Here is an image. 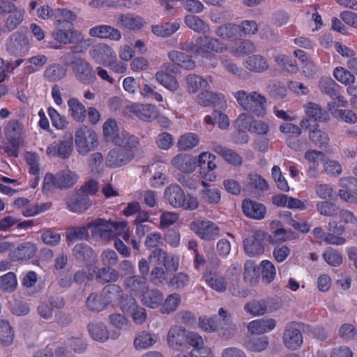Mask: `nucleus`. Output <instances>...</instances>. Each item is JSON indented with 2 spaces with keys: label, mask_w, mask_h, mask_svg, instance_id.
Listing matches in <instances>:
<instances>
[{
  "label": "nucleus",
  "mask_w": 357,
  "mask_h": 357,
  "mask_svg": "<svg viewBox=\"0 0 357 357\" xmlns=\"http://www.w3.org/2000/svg\"><path fill=\"white\" fill-rule=\"evenodd\" d=\"M200 327L206 332L217 331L219 335L229 338L234 335L236 326L232 322L229 314L221 307L218 311V316L210 319H200Z\"/></svg>",
  "instance_id": "nucleus-1"
},
{
  "label": "nucleus",
  "mask_w": 357,
  "mask_h": 357,
  "mask_svg": "<svg viewBox=\"0 0 357 357\" xmlns=\"http://www.w3.org/2000/svg\"><path fill=\"white\" fill-rule=\"evenodd\" d=\"M238 103L247 112L257 117H263L266 114V97L257 91L248 93L240 90L233 93Z\"/></svg>",
  "instance_id": "nucleus-2"
},
{
  "label": "nucleus",
  "mask_w": 357,
  "mask_h": 357,
  "mask_svg": "<svg viewBox=\"0 0 357 357\" xmlns=\"http://www.w3.org/2000/svg\"><path fill=\"white\" fill-rule=\"evenodd\" d=\"M164 198L172 207L175 208H183L185 210L194 211L199 206L197 197L188 195L177 184L167 187L164 192Z\"/></svg>",
  "instance_id": "nucleus-3"
},
{
  "label": "nucleus",
  "mask_w": 357,
  "mask_h": 357,
  "mask_svg": "<svg viewBox=\"0 0 357 357\" xmlns=\"http://www.w3.org/2000/svg\"><path fill=\"white\" fill-rule=\"evenodd\" d=\"M126 222H116L97 218L88 223V227L92 229L93 235L99 236L102 240L108 241L113 238L126 227Z\"/></svg>",
  "instance_id": "nucleus-4"
},
{
  "label": "nucleus",
  "mask_w": 357,
  "mask_h": 357,
  "mask_svg": "<svg viewBox=\"0 0 357 357\" xmlns=\"http://www.w3.org/2000/svg\"><path fill=\"white\" fill-rule=\"evenodd\" d=\"M78 175L70 169H63L55 175L47 173L45 176L43 190L50 191L53 188L60 190L71 188L77 181Z\"/></svg>",
  "instance_id": "nucleus-5"
},
{
  "label": "nucleus",
  "mask_w": 357,
  "mask_h": 357,
  "mask_svg": "<svg viewBox=\"0 0 357 357\" xmlns=\"http://www.w3.org/2000/svg\"><path fill=\"white\" fill-rule=\"evenodd\" d=\"M54 25L55 30L52 32V36L60 43L82 44L84 40L81 32L73 30V24L71 22L55 21Z\"/></svg>",
  "instance_id": "nucleus-6"
},
{
  "label": "nucleus",
  "mask_w": 357,
  "mask_h": 357,
  "mask_svg": "<svg viewBox=\"0 0 357 357\" xmlns=\"http://www.w3.org/2000/svg\"><path fill=\"white\" fill-rule=\"evenodd\" d=\"M196 42L199 49V55L208 59L212 62L211 65L213 67L216 66L217 61L214 57V54L207 51V50L222 53L227 49L226 45L220 42L219 39L206 34H203V36L197 37Z\"/></svg>",
  "instance_id": "nucleus-7"
},
{
  "label": "nucleus",
  "mask_w": 357,
  "mask_h": 357,
  "mask_svg": "<svg viewBox=\"0 0 357 357\" xmlns=\"http://www.w3.org/2000/svg\"><path fill=\"white\" fill-rule=\"evenodd\" d=\"M75 141L77 151L82 155L93 151L98 144L96 132L88 126H82L77 130Z\"/></svg>",
  "instance_id": "nucleus-8"
},
{
  "label": "nucleus",
  "mask_w": 357,
  "mask_h": 357,
  "mask_svg": "<svg viewBox=\"0 0 357 357\" xmlns=\"http://www.w3.org/2000/svg\"><path fill=\"white\" fill-rule=\"evenodd\" d=\"M189 227L200 238L206 241H214L221 236L220 227L210 220H195Z\"/></svg>",
  "instance_id": "nucleus-9"
},
{
  "label": "nucleus",
  "mask_w": 357,
  "mask_h": 357,
  "mask_svg": "<svg viewBox=\"0 0 357 357\" xmlns=\"http://www.w3.org/2000/svg\"><path fill=\"white\" fill-rule=\"evenodd\" d=\"M30 48L29 41L24 33L16 31L13 33L6 43L7 52L15 56L26 55Z\"/></svg>",
  "instance_id": "nucleus-10"
},
{
  "label": "nucleus",
  "mask_w": 357,
  "mask_h": 357,
  "mask_svg": "<svg viewBox=\"0 0 357 357\" xmlns=\"http://www.w3.org/2000/svg\"><path fill=\"white\" fill-rule=\"evenodd\" d=\"M307 118L301 122V126L305 129H310V121L314 123H325L330 119L328 113L319 105L314 102H308L305 106Z\"/></svg>",
  "instance_id": "nucleus-11"
},
{
  "label": "nucleus",
  "mask_w": 357,
  "mask_h": 357,
  "mask_svg": "<svg viewBox=\"0 0 357 357\" xmlns=\"http://www.w3.org/2000/svg\"><path fill=\"white\" fill-rule=\"evenodd\" d=\"M266 233L264 231H255L252 235L243 240L245 253L250 257H257L264 252V240Z\"/></svg>",
  "instance_id": "nucleus-12"
},
{
  "label": "nucleus",
  "mask_w": 357,
  "mask_h": 357,
  "mask_svg": "<svg viewBox=\"0 0 357 357\" xmlns=\"http://www.w3.org/2000/svg\"><path fill=\"white\" fill-rule=\"evenodd\" d=\"M321 92L328 96L337 106L345 107L347 102L340 95L341 86L331 77H321L319 82Z\"/></svg>",
  "instance_id": "nucleus-13"
},
{
  "label": "nucleus",
  "mask_w": 357,
  "mask_h": 357,
  "mask_svg": "<svg viewBox=\"0 0 357 357\" xmlns=\"http://www.w3.org/2000/svg\"><path fill=\"white\" fill-rule=\"evenodd\" d=\"M73 150V139L69 134L64 135L61 139L51 144L47 149V153L62 159H67L70 156Z\"/></svg>",
  "instance_id": "nucleus-14"
},
{
  "label": "nucleus",
  "mask_w": 357,
  "mask_h": 357,
  "mask_svg": "<svg viewBox=\"0 0 357 357\" xmlns=\"http://www.w3.org/2000/svg\"><path fill=\"white\" fill-rule=\"evenodd\" d=\"M89 55L96 63L105 66L115 57V52L109 45L100 43L91 47Z\"/></svg>",
  "instance_id": "nucleus-15"
},
{
  "label": "nucleus",
  "mask_w": 357,
  "mask_h": 357,
  "mask_svg": "<svg viewBox=\"0 0 357 357\" xmlns=\"http://www.w3.org/2000/svg\"><path fill=\"white\" fill-rule=\"evenodd\" d=\"M282 340L284 345L289 349L296 350L301 346L303 336L297 324L291 323L287 326Z\"/></svg>",
  "instance_id": "nucleus-16"
},
{
  "label": "nucleus",
  "mask_w": 357,
  "mask_h": 357,
  "mask_svg": "<svg viewBox=\"0 0 357 357\" xmlns=\"http://www.w3.org/2000/svg\"><path fill=\"white\" fill-rule=\"evenodd\" d=\"M187 331L178 326L172 327L167 334V343L169 347L176 351L186 349Z\"/></svg>",
  "instance_id": "nucleus-17"
},
{
  "label": "nucleus",
  "mask_w": 357,
  "mask_h": 357,
  "mask_svg": "<svg viewBox=\"0 0 357 357\" xmlns=\"http://www.w3.org/2000/svg\"><path fill=\"white\" fill-rule=\"evenodd\" d=\"M133 158L130 151L123 148L111 150L107 154V163L112 167H121L127 164Z\"/></svg>",
  "instance_id": "nucleus-18"
},
{
  "label": "nucleus",
  "mask_w": 357,
  "mask_h": 357,
  "mask_svg": "<svg viewBox=\"0 0 357 357\" xmlns=\"http://www.w3.org/2000/svg\"><path fill=\"white\" fill-rule=\"evenodd\" d=\"M173 167L184 173L192 172L197 167V158L186 153H179L172 158Z\"/></svg>",
  "instance_id": "nucleus-19"
},
{
  "label": "nucleus",
  "mask_w": 357,
  "mask_h": 357,
  "mask_svg": "<svg viewBox=\"0 0 357 357\" xmlns=\"http://www.w3.org/2000/svg\"><path fill=\"white\" fill-rule=\"evenodd\" d=\"M76 78L84 84L93 83L96 79V73L89 63L85 60L79 61L77 66L73 70Z\"/></svg>",
  "instance_id": "nucleus-20"
},
{
  "label": "nucleus",
  "mask_w": 357,
  "mask_h": 357,
  "mask_svg": "<svg viewBox=\"0 0 357 357\" xmlns=\"http://www.w3.org/2000/svg\"><path fill=\"white\" fill-rule=\"evenodd\" d=\"M72 255L77 261L84 264L93 262L97 257L93 250L84 243L75 245L73 248Z\"/></svg>",
  "instance_id": "nucleus-21"
},
{
  "label": "nucleus",
  "mask_w": 357,
  "mask_h": 357,
  "mask_svg": "<svg viewBox=\"0 0 357 357\" xmlns=\"http://www.w3.org/2000/svg\"><path fill=\"white\" fill-rule=\"evenodd\" d=\"M91 204L89 197L79 191L66 202L69 210L74 213L84 212L91 206Z\"/></svg>",
  "instance_id": "nucleus-22"
},
{
  "label": "nucleus",
  "mask_w": 357,
  "mask_h": 357,
  "mask_svg": "<svg viewBox=\"0 0 357 357\" xmlns=\"http://www.w3.org/2000/svg\"><path fill=\"white\" fill-rule=\"evenodd\" d=\"M89 35L104 39L119 41L121 38L120 31L109 25H98L89 29Z\"/></svg>",
  "instance_id": "nucleus-23"
},
{
  "label": "nucleus",
  "mask_w": 357,
  "mask_h": 357,
  "mask_svg": "<svg viewBox=\"0 0 357 357\" xmlns=\"http://www.w3.org/2000/svg\"><path fill=\"white\" fill-rule=\"evenodd\" d=\"M130 112L139 119L144 121H151L158 116V112L155 105L151 104H134L130 106Z\"/></svg>",
  "instance_id": "nucleus-24"
},
{
  "label": "nucleus",
  "mask_w": 357,
  "mask_h": 357,
  "mask_svg": "<svg viewBox=\"0 0 357 357\" xmlns=\"http://www.w3.org/2000/svg\"><path fill=\"white\" fill-rule=\"evenodd\" d=\"M124 287L135 296L142 295L147 290V279L137 275L127 277L123 282Z\"/></svg>",
  "instance_id": "nucleus-25"
},
{
  "label": "nucleus",
  "mask_w": 357,
  "mask_h": 357,
  "mask_svg": "<svg viewBox=\"0 0 357 357\" xmlns=\"http://www.w3.org/2000/svg\"><path fill=\"white\" fill-rule=\"evenodd\" d=\"M242 208L247 217L256 220L264 219L266 213L264 204L250 199H245L243 202Z\"/></svg>",
  "instance_id": "nucleus-26"
},
{
  "label": "nucleus",
  "mask_w": 357,
  "mask_h": 357,
  "mask_svg": "<svg viewBox=\"0 0 357 357\" xmlns=\"http://www.w3.org/2000/svg\"><path fill=\"white\" fill-rule=\"evenodd\" d=\"M24 132V125L17 119L10 120L4 128L7 139L13 145L19 144Z\"/></svg>",
  "instance_id": "nucleus-27"
},
{
  "label": "nucleus",
  "mask_w": 357,
  "mask_h": 357,
  "mask_svg": "<svg viewBox=\"0 0 357 357\" xmlns=\"http://www.w3.org/2000/svg\"><path fill=\"white\" fill-rule=\"evenodd\" d=\"M212 150L222 156L225 161L234 166L242 165V158L234 150L223 146L218 143L212 144Z\"/></svg>",
  "instance_id": "nucleus-28"
},
{
  "label": "nucleus",
  "mask_w": 357,
  "mask_h": 357,
  "mask_svg": "<svg viewBox=\"0 0 357 357\" xmlns=\"http://www.w3.org/2000/svg\"><path fill=\"white\" fill-rule=\"evenodd\" d=\"M116 25L128 29H138L143 25L141 17L132 13L119 14L116 16Z\"/></svg>",
  "instance_id": "nucleus-29"
},
{
  "label": "nucleus",
  "mask_w": 357,
  "mask_h": 357,
  "mask_svg": "<svg viewBox=\"0 0 357 357\" xmlns=\"http://www.w3.org/2000/svg\"><path fill=\"white\" fill-rule=\"evenodd\" d=\"M244 66L250 71L257 73H264L269 68L267 59L260 54H254L247 57Z\"/></svg>",
  "instance_id": "nucleus-30"
},
{
  "label": "nucleus",
  "mask_w": 357,
  "mask_h": 357,
  "mask_svg": "<svg viewBox=\"0 0 357 357\" xmlns=\"http://www.w3.org/2000/svg\"><path fill=\"white\" fill-rule=\"evenodd\" d=\"M91 39L83 40L82 43L84 45V47L82 45H81L80 47H79V46L72 47L71 52L65 54L61 57V60H62V62L63 63V64L67 66H72L73 70L74 67L77 66L78 63H79V61L83 60V59H82L81 57L77 56L76 55V53L86 51L87 47L91 45Z\"/></svg>",
  "instance_id": "nucleus-31"
},
{
  "label": "nucleus",
  "mask_w": 357,
  "mask_h": 357,
  "mask_svg": "<svg viewBox=\"0 0 357 357\" xmlns=\"http://www.w3.org/2000/svg\"><path fill=\"white\" fill-rule=\"evenodd\" d=\"M238 24L227 23L218 26L215 34L223 40L234 41L242 36Z\"/></svg>",
  "instance_id": "nucleus-32"
},
{
  "label": "nucleus",
  "mask_w": 357,
  "mask_h": 357,
  "mask_svg": "<svg viewBox=\"0 0 357 357\" xmlns=\"http://www.w3.org/2000/svg\"><path fill=\"white\" fill-rule=\"evenodd\" d=\"M157 341L156 335L142 331L135 335L133 344L137 350H142L153 347Z\"/></svg>",
  "instance_id": "nucleus-33"
},
{
  "label": "nucleus",
  "mask_w": 357,
  "mask_h": 357,
  "mask_svg": "<svg viewBox=\"0 0 357 357\" xmlns=\"http://www.w3.org/2000/svg\"><path fill=\"white\" fill-rule=\"evenodd\" d=\"M184 22L186 26L199 34H208L211 32L210 26L197 15H187Z\"/></svg>",
  "instance_id": "nucleus-34"
},
{
  "label": "nucleus",
  "mask_w": 357,
  "mask_h": 357,
  "mask_svg": "<svg viewBox=\"0 0 357 357\" xmlns=\"http://www.w3.org/2000/svg\"><path fill=\"white\" fill-rule=\"evenodd\" d=\"M141 296L142 303L152 309L157 308L164 299L162 293L156 289L147 288Z\"/></svg>",
  "instance_id": "nucleus-35"
},
{
  "label": "nucleus",
  "mask_w": 357,
  "mask_h": 357,
  "mask_svg": "<svg viewBox=\"0 0 357 357\" xmlns=\"http://www.w3.org/2000/svg\"><path fill=\"white\" fill-rule=\"evenodd\" d=\"M275 325L276 322L273 319H261L250 322L248 329L252 334H262L273 330Z\"/></svg>",
  "instance_id": "nucleus-36"
},
{
  "label": "nucleus",
  "mask_w": 357,
  "mask_h": 357,
  "mask_svg": "<svg viewBox=\"0 0 357 357\" xmlns=\"http://www.w3.org/2000/svg\"><path fill=\"white\" fill-rule=\"evenodd\" d=\"M36 248L34 244L26 242L20 244L12 252L11 257L14 260H27L34 256Z\"/></svg>",
  "instance_id": "nucleus-37"
},
{
  "label": "nucleus",
  "mask_w": 357,
  "mask_h": 357,
  "mask_svg": "<svg viewBox=\"0 0 357 357\" xmlns=\"http://www.w3.org/2000/svg\"><path fill=\"white\" fill-rule=\"evenodd\" d=\"M168 58L176 65L187 70H191L195 67V63L191 59V56L182 52L172 50L168 53Z\"/></svg>",
  "instance_id": "nucleus-38"
},
{
  "label": "nucleus",
  "mask_w": 357,
  "mask_h": 357,
  "mask_svg": "<svg viewBox=\"0 0 357 357\" xmlns=\"http://www.w3.org/2000/svg\"><path fill=\"white\" fill-rule=\"evenodd\" d=\"M95 278L100 284L115 282L118 281L117 270L108 267L97 268L94 271Z\"/></svg>",
  "instance_id": "nucleus-39"
},
{
  "label": "nucleus",
  "mask_w": 357,
  "mask_h": 357,
  "mask_svg": "<svg viewBox=\"0 0 357 357\" xmlns=\"http://www.w3.org/2000/svg\"><path fill=\"white\" fill-rule=\"evenodd\" d=\"M87 328L91 337L95 340L103 342L109 337V331L103 323H89Z\"/></svg>",
  "instance_id": "nucleus-40"
},
{
  "label": "nucleus",
  "mask_w": 357,
  "mask_h": 357,
  "mask_svg": "<svg viewBox=\"0 0 357 357\" xmlns=\"http://www.w3.org/2000/svg\"><path fill=\"white\" fill-rule=\"evenodd\" d=\"M88 224L86 226L77 227L73 226L68 229L66 231V241L68 243L76 241L89 239Z\"/></svg>",
  "instance_id": "nucleus-41"
},
{
  "label": "nucleus",
  "mask_w": 357,
  "mask_h": 357,
  "mask_svg": "<svg viewBox=\"0 0 357 357\" xmlns=\"http://www.w3.org/2000/svg\"><path fill=\"white\" fill-rule=\"evenodd\" d=\"M179 28L180 24L177 22H174L153 25L151 31L155 36L165 38L171 36Z\"/></svg>",
  "instance_id": "nucleus-42"
},
{
  "label": "nucleus",
  "mask_w": 357,
  "mask_h": 357,
  "mask_svg": "<svg viewBox=\"0 0 357 357\" xmlns=\"http://www.w3.org/2000/svg\"><path fill=\"white\" fill-rule=\"evenodd\" d=\"M25 11L22 8H19L17 6L13 9L8 14L4 28L8 31H11L15 29L23 21Z\"/></svg>",
  "instance_id": "nucleus-43"
},
{
  "label": "nucleus",
  "mask_w": 357,
  "mask_h": 357,
  "mask_svg": "<svg viewBox=\"0 0 357 357\" xmlns=\"http://www.w3.org/2000/svg\"><path fill=\"white\" fill-rule=\"evenodd\" d=\"M68 105L73 118L77 122H83L86 118V109L84 105L76 98H70Z\"/></svg>",
  "instance_id": "nucleus-44"
},
{
  "label": "nucleus",
  "mask_w": 357,
  "mask_h": 357,
  "mask_svg": "<svg viewBox=\"0 0 357 357\" xmlns=\"http://www.w3.org/2000/svg\"><path fill=\"white\" fill-rule=\"evenodd\" d=\"M67 70L59 64H53L47 67L44 73V78L49 82H56L63 79Z\"/></svg>",
  "instance_id": "nucleus-45"
},
{
  "label": "nucleus",
  "mask_w": 357,
  "mask_h": 357,
  "mask_svg": "<svg viewBox=\"0 0 357 357\" xmlns=\"http://www.w3.org/2000/svg\"><path fill=\"white\" fill-rule=\"evenodd\" d=\"M274 60L280 68L289 73H296L298 70L296 61L291 57L282 54L275 56Z\"/></svg>",
  "instance_id": "nucleus-46"
},
{
  "label": "nucleus",
  "mask_w": 357,
  "mask_h": 357,
  "mask_svg": "<svg viewBox=\"0 0 357 357\" xmlns=\"http://www.w3.org/2000/svg\"><path fill=\"white\" fill-rule=\"evenodd\" d=\"M187 89L190 93H196L200 89H206L208 86V82L202 77L196 74H189L185 77Z\"/></svg>",
  "instance_id": "nucleus-47"
},
{
  "label": "nucleus",
  "mask_w": 357,
  "mask_h": 357,
  "mask_svg": "<svg viewBox=\"0 0 357 357\" xmlns=\"http://www.w3.org/2000/svg\"><path fill=\"white\" fill-rule=\"evenodd\" d=\"M122 293L121 287L116 284H109L105 286L100 291L101 296L107 305L118 299Z\"/></svg>",
  "instance_id": "nucleus-48"
},
{
  "label": "nucleus",
  "mask_w": 357,
  "mask_h": 357,
  "mask_svg": "<svg viewBox=\"0 0 357 357\" xmlns=\"http://www.w3.org/2000/svg\"><path fill=\"white\" fill-rule=\"evenodd\" d=\"M155 79L161 85L172 91L178 89L179 86L175 77L168 73H165L163 70L158 71L155 74Z\"/></svg>",
  "instance_id": "nucleus-49"
},
{
  "label": "nucleus",
  "mask_w": 357,
  "mask_h": 357,
  "mask_svg": "<svg viewBox=\"0 0 357 357\" xmlns=\"http://www.w3.org/2000/svg\"><path fill=\"white\" fill-rule=\"evenodd\" d=\"M309 130V138L316 146L323 148L328 146L329 137L326 132L318 128L311 130V127Z\"/></svg>",
  "instance_id": "nucleus-50"
},
{
  "label": "nucleus",
  "mask_w": 357,
  "mask_h": 357,
  "mask_svg": "<svg viewBox=\"0 0 357 357\" xmlns=\"http://www.w3.org/2000/svg\"><path fill=\"white\" fill-rule=\"evenodd\" d=\"M181 302V296L179 294L173 293L167 296L162 306L160 308V312L162 314H170L174 312Z\"/></svg>",
  "instance_id": "nucleus-51"
},
{
  "label": "nucleus",
  "mask_w": 357,
  "mask_h": 357,
  "mask_svg": "<svg viewBox=\"0 0 357 357\" xmlns=\"http://www.w3.org/2000/svg\"><path fill=\"white\" fill-rule=\"evenodd\" d=\"M86 305L91 311L94 312H100L107 306L100 293L91 294L86 299Z\"/></svg>",
  "instance_id": "nucleus-52"
},
{
  "label": "nucleus",
  "mask_w": 357,
  "mask_h": 357,
  "mask_svg": "<svg viewBox=\"0 0 357 357\" xmlns=\"http://www.w3.org/2000/svg\"><path fill=\"white\" fill-rule=\"evenodd\" d=\"M340 208L336 204L324 201L317 204V210L322 215L336 217L340 213Z\"/></svg>",
  "instance_id": "nucleus-53"
},
{
  "label": "nucleus",
  "mask_w": 357,
  "mask_h": 357,
  "mask_svg": "<svg viewBox=\"0 0 357 357\" xmlns=\"http://www.w3.org/2000/svg\"><path fill=\"white\" fill-rule=\"evenodd\" d=\"M243 278L246 282L255 284L259 280V272L253 261L247 260L244 264Z\"/></svg>",
  "instance_id": "nucleus-54"
},
{
  "label": "nucleus",
  "mask_w": 357,
  "mask_h": 357,
  "mask_svg": "<svg viewBox=\"0 0 357 357\" xmlns=\"http://www.w3.org/2000/svg\"><path fill=\"white\" fill-rule=\"evenodd\" d=\"M244 310L254 316L263 315L267 310L266 300H254L244 305Z\"/></svg>",
  "instance_id": "nucleus-55"
},
{
  "label": "nucleus",
  "mask_w": 357,
  "mask_h": 357,
  "mask_svg": "<svg viewBox=\"0 0 357 357\" xmlns=\"http://www.w3.org/2000/svg\"><path fill=\"white\" fill-rule=\"evenodd\" d=\"M14 338L13 327L8 321L0 320V342L5 345L12 344Z\"/></svg>",
  "instance_id": "nucleus-56"
},
{
  "label": "nucleus",
  "mask_w": 357,
  "mask_h": 357,
  "mask_svg": "<svg viewBox=\"0 0 357 357\" xmlns=\"http://www.w3.org/2000/svg\"><path fill=\"white\" fill-rule=\"evenodd\" d=\"M220 96L222 95L206 89L198 95L197 102L199 105L208 107L217 104L220 100Z\"/></svg>",
  "instance_id": "nucleus-57"
},
{
  "label": "nucleus",
  "mask_w": 357,
  "mask_h": 357,
  "mask_svg": "<svg viewBox=\"0 0 357 357\" xmlns=\"http://www.w3.org/2000/svg\"><path fill=\"white\" fill-rule=\"evenodd\" d=\"M114 144L119 146H122L123 149H126L127 150L129 149V151H131V149L137 147L139 145V140L137 137L126 132L123 133L122 137L120 136L119 138H116L114 140Z\"/></svg>",
  "instance_id": "nucleus-58"
},
{
  "label": "nucleus",
  "mask_w": 357,
  "mask_h": 357,
  "mask_svg": "<svg viewBox=\"0 0 357 357\" xmlns=\"http://www.w3.org/2000/svg\"><path fill=\"white\" fill-rule=\"evenodd\" d=\"M261 279L266 284H270L275 278L276 270L273 264L268 260L261 262Z\"/></svg>",
  "instance_id": "nucleus-59"
},
{
  "label": "nucleus",
  "mask_w": 357,
  "mask_h": 357,
  "mask_svg": "<svg viewBox=\"0 0 357 357\" xmlns=\"http://www.w3.org/2000/svg\"><path fill=\"white\" fill-rule=\"evenodd\" d=\"M333 76L340 83L350 85L355 82L356 77L351 71L343 67H337L333 70Z\"/></svg>",
  "instance_id": "nucleus-60"
},
{
  "label": "nucleus",
  "mask_w": 357,
  "mask_h": 357,
  "mask_svg": "<svg viewBox=\"0 0 357 357\" xmlns=\"http://www.w3.org/2000/svg\"><path fill=\"white\" fill-rule=\"evenodd\" d=\"M199 142L197 135L194 133H186L182 135L178 142L179 150L186 151L195 147Z\"/></svg>",
  "instance_id": "nucleus-61"
},
{
  "label": "nucleus",
  "mask_w": 357,
  "mask_h": 357,
  "mask_svg": "<svg viewBox=\"0 0 357 357\" xmlns=\"http://www.w3.org/2000/svg\"><path fill=\"white\" fill-rule=\"evenodd\" d=\"M103 135L107 141H112L114 144V140L119 138L117 134L118 126L114 120L109 119L105 122L103 127Z\"/></svg>",
  "instance_id": "nucleus-62"
},
{
  "label": "nucleus",
  "mask_w": 357,
  "mask_h": 357,
  "mask_svg": "<svg viewBox=\"0 0 357 357\" xmlns=\"http://www.w3.org/2000/svg\"><path fill=\"white\" fill-rule=\"evenodd\" d=\"M323 258L328 265L334 267L340 266L343 261L341 253L331 248L324 252Z\"/></svg>",
  "instance_id": "nucleus-63"
},
{
  "label": "nucleus",
  "mask_w": 357,
  "mask_h": 357,
  "mask_svg": "<svg viewBox=\"0 0 357 357\" xmlns=\"http://www.w3.org/2000/svg\"><path fill=\"white\" fill-rule=\"evenodd\" d=\"M17 282L15 278V275L13 272H9L0 277V289L8 291H13Z\"/></svg>",
  "instance_id": "nucleus-64"
}]
</instances>
